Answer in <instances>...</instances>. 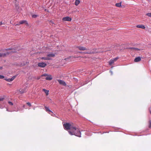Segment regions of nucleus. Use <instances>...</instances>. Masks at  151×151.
Masks as SVG:
<instances>
[{
    "label": "nucleus",
    "instance_id": "nucleus-1",
    "mask_svg": "<svg viewBox=\"0 0 151 151\" xmlns=\"http://www.w3.org/2000/svg\"><path fill=\"white\" fill-rule=\"evenodd\" d=\"M74 128H76V130H73L71 131H68L69 133L71 135H74L79 137H81V134L78 129L75 126H74Z\"/></svg>",
    "mask_w": 151,
    "mask_h": 151
},
{
    "label": "nucleus",
    "instance_id": "nucleus-2",
    "mask_svg": "<svg viewBox=\"0 0 151 151\" xmlns=\"http://www.w3.org/2000/svg\"><path fill=\"white\" fill-rule=\"evenodd\" d=\"M63 127L66 130H70L69 131L73 130H76V128H74V126L73 124H71L70 123H66L63 124Z\"/></svg>",
    "mask_w": 151,
    "mask_h": 151
},
{
    "label": "nucleus",
    "instance_id": "nucleus-3",
    "mask_svg": "<svg viewBox=\"0 0 151 151\" xmlns=\"http://www.w3.org/2000/svg\"><path fill=\"white\" fill-rule=\"evenodd\" d=\"M46 76L45 79L47 80L50 81L52 79V78L51 75H48L47 73H45L41 76V77Z\"/></svg>",
    "mask_w": 151,
    "mask_h": 151
},
{
    "label": "nucleus",
    "instance_id": "nucleus-4",
    "mask_svg": "<svg viewBox=\"0 0 151 151\" xmlns=\"http://www.w3.org/2000/svg\"><path fill=\"white\" fill-rule=\"evenodd\" d=\"M118 58H119L116 57L112 59H111L109 62V65H111L114 63L115 61H116L118 59Z\"/></svg>",
    "mask_w": 151,
    "mask_h": 151
},
{
    "label": "nucleus",
    "instance_id": "nucleus-5",
    "mask_svg": "<svg viewBox=\"0 0 151 151\" xmlns=\"http://www.w3.org/2000/svg\"><path fill=\"white\" fill-rule=\"evenodd\" d=\"M37 65L39 67L42 68H44L46 66L47 64L45 63L42 62L39 63Z\"/></svg>",
    "mask_w": 151,
    "mask_h": 151
},
{
    "label": "nucleus",
    "instance_id": "nucleus-6",
    "mask_svg": "<svg viewBox=\"0 0 151 151\" xmlns=\"http://www.w3.org/2000/svg\"><path fill=\"white\" fill-rule=\"evenodd\" d=\"M71 20V18L69 17H64L62 19V20L64 21H70Z\"/></svg>",
    "mask_w": 151,
    "mask_h": 151
},
{
    "label": "nucleus",
    "instance_id": "nucleus-7",
    "mask_svg": "<svg viewBox=\"0 0 151 151\" xmlns=\"http://www.w3.org/2000/svg\"><path fill=\"white\" fill-rule=\"evenodd\" d=\"M58 81L60 84L63 85L64 86H66V83L63 81L60 80H58Z\"/></svg>",
    "mask_w": 151,
    "mask_h": 151
},
{
    "label": "nucleus",
    "instance_id": "nucleus-8",
    "mask_svg": "<svg viewBox=\"0 0 151 151\" xmlns=\"http://www.w3.org/2000/svg\"><path fill=\"white\" fill-rule=\"evenodd\" d=\"M26 87H25L24 89H20L19 90V92L20 94H22L26 92Z\"/></svg>",
    "mask_w": 151,
    "mask_h": 151
},
{
    "label": "nucleus",
    "instance_id": "nucleus-9",
    "mask_svg": "<svg viewBox=\"0 0 151 151\" xmlns=\"http://www.w3.org/2000/svg\"><path fill=\"white\" fill-rule=\"evenodd\" d=\"M80 50H87V48L83 47L78 46L76 47Z\"/></svg>",
    "mask_w": 151,
    "mask_h": 151
},
{
    "label": "nucleus",
    "instance_id": "nucleus-10",
    "mask_svg": "<svg viewBox=\"0 0 151 151\" xmlns=\"http://www.w3.org/2000/svg\"><path fill=\"white\" fill-rule=\"evenodd\" d=\"M16 76H13L12 78L9 79H5V80L8 82H11L13 81L15 78Z\"/></svg>",
    "mask_w": 151,
    "mask_h": 151
},
{
    "label": "nucleus",
    "instance_id": "nucleus-11",
    "mask_svg": "<svg viewBox=\"0 0 151 151\" xmlns=\"http://www.w3.org/2000/svg\"><path fill=\"white\" fill-rule=\"evenodd\" d=\"M20 24H25L27 26H28L29 25L28 24L27 21L25 20H23L19 22Z\"/></svg>",
    "mask_w": 151,
    "mask_h": 151
},
{
    "label": "nucleus",
    "instance_id": "nucleus-12",
    "mask_svg": "<svg viewBox=\"0 0 151 151\" xmlns=\"http://www.w3.org/2000/svg\"><path fill=\"white\" fill-rule=\"evenodd\" d=\"M10 52H7L6 53H0V57H5L6 56L7 54H8Z\"/></svg>",
    "mask_w": 151,
    "mask_h": 151
},
{
    "label": "nucleus",
    "instance_id": "nucleus-13",
    "mask_svg": "<svg viewBox=\"0 0 151 151\" xmlns=\"http://www.w3.org/2000/svg\"><path fill=\"white\" fill-rule=\"evenodd\" d=\"M138 28H141L142 29H145V27L143 25H138L136 26Z\"/></svg>",
    "mask_w": 151,
    "mask_h": 151
},
{
    "label": "nucleus",
    "instance_id": "nucleus-14",
    "mask_svg": "<svg viewBox=\"0 0 151 151\" xmlns=\"http://www.w3.org/2000/svg\"><path fill=\"white\" fill-rule=\"evenodd\" d=\"M141 60V58L140 57H138L136 58L134 60V62H137L140 61Z\"/></svg>",
    "mask_w": 151,
    "mask_h": 151
},
{
    "label": "nucleus",
    "instance_id": "nucleus-15",
    "mask_svg": "<svg viewBox=\"0 0 151 151\" xmlns=\"http://www.w3.org/2000/svg\"><path fill=\"white\" fill-rule=\"evenodd\" d=\"M55 55L53 53H51L48 54L47 55V58H50V57H54L55 56Z\"/></svg>",
    "mask_w": 151,
    "mask_h": 151
},
{
    "label": "nucleus",
    "instance_id": "nucleus-16",
    "mask_svg": "<svg viewBox=\"0 0 151 151\" xmlns=\"http://www.w3.org/2000/svg\"><path fill=\"white\" fill-rule=\"evenodd\" d=\"M45 109L46 111L47 112H48L49 113L50 112L53 114V112L52 111L50 110L49 109V107L46 106H45Z\"/></svg>",
    "mask_w": 151,
    "mask_h": 151
},
{
    "label": "nucleus",
    "instance_id": "nucleus-17",
    "mask_svg": "<svg viewBox=\"0 0 151 151\" xmlns=\"http://www.w3.org/2000/svg\"><path fill=\"white\" fill-rule=\"evenodd\" d=\"M42 91L45 92L46 96H47L48 95L49 91L47 90L44 89H42Z\"/></svg>",
    "mask_w": 151,
    "mask_h": 151
},
{
    "label": "nucleus",
    "instance_id": "nucleus-18",
    "mask_svg": "<svg viewBox=\"0 0 151 151\" xmlns=\"http://www.w3.org/2000/svg\"><path fill=\"white\" fill-rule=\"evenodd\" d=\"M80 1L79 0H76L75 2V5L76 6H78L80 3Z\"/></svg>",
    "mask_w": 151,
    "mask_h": 151
},
{
    "label": "nucleus",
    "instance_id": "nucleus-19",
    "mask_svg": "<svg viewBox=\"0 0 151 151\" xmlns=\"http://www.w3.org/2000/svg\"><path fill=\"white\" fill-rule=\"evenodd\" d=\"M122 2L117 3L115 4V6L117 7H120L121 6Z\"/></svg>",
    "mask_w": 151,
    "mask_h": 151
},
{
    "label": "nucleus",
    "instance_id": "nucleus-20",
    "mask_svg": "<svg viewBox=\"0 0 151 151\" xmlns=\"http://www.w3.org/2000/svg\"><path fill=\"white\" fill-rule=\"evenodd\" d=\"M42 59L45 60H50L51 59L50 58H47V57H43L41 58Z\"/></svg>",
    "mask_w": 151,
    "mask_h": 151
},
{
    "label": "nucleus",
    "instance_id": "nucleus-21",
    "mask_svg": "<svg viewBox=\"0 0 151 151\" xmlns=\"http://www.w3.org/2000/svg\"><path fill=\"white\" fill-rule=\"evenodd\" d=\"M6 50H12V52H15V51L14 50H13V49H10V48H9V49H7Z\"/></svg>",
    "mask_w": 151,
    "mask_h": 151
},
{
    "label": "nucleus",
    "instance_id": "nucleus-22",
    "mask_svg": "<svg viewBox=\"0 0 151 151\" xmlns=\"http://www.w3.org/2000/svg\"><path fill=\"white\" fill-rule=\"evenodd\" d=\"M8 103L11 106H13V103L11 101H8Z\"/></svg>",
    "mask_w": 151,
    "mask_h": 151
},
{
    "label": "nucleus",
    "instance_id": "nucleus-23",
    "mask_svg": "<svg viewBox=\"0 0 151 151\" xmlns=\"http://www.w3.org/2000/svg\"><path fill=\"white\" fill-rule=\"evenodd\" d=\"M146 15L149 17H151V13H148L146 14Z\"/></svg>",
    "mask_w": 151,
    "mask_h": 151
},
{
    "label": "nucleus",
    "instance_id": "nucleus-24",
    "mask_svg": "<svg viewBox=\"0 0 151 151\" xmlns=\"http://www.w3.org/2000/svg\"><path fill=\"white\" fill-rule=\"evenodd\" d=\"M38 16V15H37L34 14L32 15V17L34 18H35Z\"/></svg>",
    "mask_w": 151,
    "mask_h": 151
},
{
    "label": "nucleus",
    "instance_id": "nucleus-25",
    "mask_svg": "<svg viewBox=\"0 0 151 151\" xmlns=\"http://www.w3.org/2000/svg\"><path fill=\"white\" fill-rule=\"evenodd\" d=\"M149 128H151V120H149Z\"/></svg>",
    "mask_w": 151,
    "mask_h": 151
},
{
    "label": "nucleus",
    "instance_id": "nucleus-26",
    "mask_svg": "<svg viewBox=\"0 0 151 151\" xmlns=\"http://www.w3.org/2000/svg\"><path fill=\"white\" fill-rule=\"evenodd\" d=\"M132 49L134 50H140L138 48H133Z\"/></svg>",
    "mask_w": 151,
    "mask_h": 151
},
{
    "label": "nucleus",
    "instance_id": "nucleus-27",
    "mask_svg": "<svg viewBox=\"0 0 151 151\" xmlns=\"http://www.w3.org/2000/svg\"><path fill=\"white\" fill-rule=\"evenodd\" d=\"M27 104L29 106H31V104L29 102H27Z\"/></svg>",
    "mask_w": 151,
    "mask_h": 151
},
{
    "label": "nucleus",
    "instance_id": "nucleus-28",
    "mask_svg": "<svg viewBox=\"0 0 151 151\" xmlns=\"http://www.w3.org/2000/svg\"><path fill=\"white\" fill-rule=\"evenodd\" d=\"M4 97L0 98V101H2L4 99Z\"/></svg>",
    "mask_w": 151,
    "mask_h": 151
},
{
    "label": "nucleus",
    "instance_id": "nucleus-29",
    "mask_svg": "<svg viewBox=\"0 0 151 151\" xmlns=\"http://www.w3.org/2000/svg\"><path fill=\"white\" fill-rule=\"evenodd\" d=\"M4 78V76H3L0 75V78L2 79Z\"/></svg>",
    "mask_w": 151,
    "mask_h": 151
},
{
    "label": "nucleus",
    "instance_id": "nucleus-30",
    "mask_svg": "<svg viewBox=\"0 0 151 151\" xmlns=\"http://www.w3.org/2000/svg\"><path fill=\"white\" fill-rule=\"evenodd\" d=\"M49 113L50 114H51V115H52V116H54V115H55V114H54L53 113V114H51V113H50V112H49Z\"/></svg>",
    "mask_w": 151,
    "mask_h": 151
},
{
    "label": "nucleus",
    "instance_id": "nucleus-31",
    "mask_svg": "<svg viewBox=\"0 0 151 151\" xmlns=\"http://www.w3.org/2000/svg\"><path fill=\"white\" fill-rule=\"evenodd\" d=\"M93 53V52H89L86 53H87V54H91V53Z\"/></svg>",
    "mask_w": 151,
    "mask_h": 151
},
{
    "label": "nucleus",
    "instance_id": "nucleus-32",
    "mask_svg": "<svg viewBox=\"0 0 151 151\" xmlns=\"http://www.w3.org/2000/svg\"><path fill=\"white\" fill-rule=\"evenodd\" d=\"M20 24V22H19L18 24H16L15 25L16 26L19 25Z\"/></svg>",
    "mask_w": 151,
    "mask_h": 151
},
{
    "label": "nucleus",
    "instance_id": "nucleus-33",
    "mask_svg": "<svg viewBox=\"0 0 151 151\" xmlns=\"http://www.w3.org/2000/svg\"><path fill=\"white\" fill-rule=\"evenodd\" d=\"M3 24L2 22H0V25H1Z\"/></svg>",
    "mask_w": 151,
    "mask_h": 151
},
{
    "label": "nucleus",
    "instance_id": "nucleus-34",
    "mask_svg": "<svg viewBox=\"0 0 151 151\" xmlns=\"http://www.w3.org/2000/svg\"><path fill=\"white\" fill-rule=\"evenodd\" d=\"M50 22L51 23H53L52 21H50Z\"/></svg>",
    "mask_w": 151,
    "mask_h": 151
},
{
    "label": "nucleus",
    "instance_id": "nucleus-35",
    "mask_svg": "<svg viewBox=\"0 0 151 151\" xmlns=\"http://www.w3.org/2000/svg\"><path fill=\"white\" fill-rule=\"evenodd\" d=\"M40 77H39L38 78H37V79L39 80V79H40Z\"/></svg>",
    "mask_w": 151,
    "mask_h": 151
},
{
    "label": "nucleus",
    "instance_id": "nucleus-36",
    "mask_svg": "<svg viewBox=\"0 0 151 151\" xmlns=\"http://www.w3.org/2000/svg\"><path fill=\"white\" fill-rule=\"evenodd\" d=\"M149 110H150V113L151 114V111L150 110V109H149Z\"/></svg>",
    "mask_w": 151,
    "mask_h": 151
},
{
    "label": "nucleus",
    "instance_id": "nucleus-37",
    "mask_svg": "<svg viewBox=\"0 0 151 151\" xmlns=\"http://www.w3.org/2000/svg\"><path fill=\"white\" fill-rule=\"evenodd\" d=\"M1 68H2V67H1Z\"/></svg>",
    "mask_w": 151,
    "mask_h": 151
},
{
    "label": "nucleus",
    "instance_id": "nucleus-38",
    "mask_svg": "<svg viewBox=\"0 0 151 151\" xmlns=\"http://www.w3.org/2000/svg\"><path fill=\"white\" fill-rule=\"evenodd\" d=\"M24 107V106H23V107Z\"/></svg>",
    "mask_w": 151,
    "mask_h": 151
}]
</instances>
